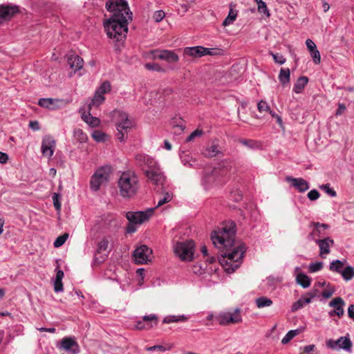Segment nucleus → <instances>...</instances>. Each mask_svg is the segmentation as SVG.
Here are the masks:
<instances>
[{"label": "nucleus", "mask_w": 354, "mask_h": 354, "mask_svg": "<svg viewBox=\"0 0 354 354\" xmlns=\"http://www.w3.org/2000/svg\"><path fill=\"white\" fill-rule=\"evenodd\" d=\"M236 225L234 222L225 223L211 235L213 243L222 248L218 261L227 273H232L239 268L243 262L245 252L243 244L234 246V235Z\"/></svg>", "instance_id": "1"}, {"label": "nucleus", "mask_w": 354, "mask_h": 354, "mask_svg": "<svg viewBox=\"0 0 354 354\" xmlns=\"http://www.w3.org/2000/svg\"><path fill=\"white\" fill-rule=\"evenodd\" d=\"M106 8L113 15L104 23V29L107 36L117 42L115 50L119 52L128 32V22L132 20V12L125 0H109Z\"/></svg>", "instance_id": "2"}, {"label": "nucleus", "mask_w": 354, "mask_h": 354, "mask_svg": "<svg viewBox=\"0 0 354 354\" xmlns=\"http://www.w3.org/2000/svg\"><path fill=\"white\" fill-rule=\"evenodd\" d=\"M117 184L120 195L124 198L133 197L140 188L138 177L131 171L122 173Z\"/></svg>", "instance_id": "3"}, {"label": "nucleus", "mask_w": 354, "mask_h": 354, "mask_svg": "<svg viewBox=\"0 0 354 354\" xmlns=\"http://www.w3.org/2000/svg\"><path fill=\"white\" fill-rule=\"evenodd\" d=\"M232 167L231 161H223L218 167L207 169L202 177V185L207 189L214 185L221 182V176H226L230 173Z\"/></svg>", "instance_id": "4"}, {"label": "nucleus", "mask_w": 354, "mask_h": 354, "mask_svg": "<svg viewBox=\"0 0 354 354\" xmlns=\"http://www.w3.org/2000/svg\"><path fill=\"white\" fill-rule=\"evenodd\" d=\"M113 118L117 129V137L120 142H124L127 138L128 132L133 127L132 122L129 119L128 114L121 111H114Z\"/></svg>", "instance_id": "5"}, {"label": "nucleus", "mask_w": 354, "mask_h": 354, "mask_svg": "<svg viewBox=\"0 0 354 354\" xmlns=\"http://www.w3.org/2000/svg\"><path fill=\"white\" fill-rule=\"evenodd\" d=\"M111 173V167L110 166L101 167L97 169L91 178V189L94 192L97 191L102 185L108 182Z\"/></svg>", "instance_id": "6"}, {"label": "nucleus", "mask_w": 354, "mask_h": 354, "mask_svg": "<svg viewBox=\"0 0 354 354\" xmlns=\"http://www.w3.org/2000/svg\"><path fill=\"white\" fill-rule=\"evenodd\" d=\"M174 250L182 261H192L194 258V243L192 240L177 242Z\"/></svg>", "instance_id": "7"}, {"label": "nucleus", "mask_w": 354, "mask_h": 354, "mask_svg": "<svg viewBox=\"0 0 354 354\" xmlns=\"http://www.w3.org/2000/svg\"><path fill=\"white\" fill-rule=\"evenodd\" d=\"M216 319L223 326L241 323L242 322L241 310L236 308L232 311L221 313L216 317Z\"/></svg>", "instance_id": "8"}, {"label": "nucleus", "mask_w": 354, "mask_h": 354, "mask_svg": "<svg viewBox=\"0 0 354 354\" xmlns=\"http://www.w3.org/2000/svg\"><path fill=\"white\" fill-rule=\"evenodd\" d=\"M154 208L147 209L142 212H127L126 218L129 223L140 225L148 221L153 213Z\"/></svg>", "instance_id": "9"}, {"label": "nucleus", "mask_w": 354, "mask_h": 354, "mask_svg": "<svg viewBox=\"0 0 354 354\" xmlns=\"http://www.w3.org/2000/svg\"><path fill=\"white\" fill-rule=\"evenodd\" d=\"M152 250L146 245H142L133 252V259L136 264H145L151 261Z\"/></svg>", "instance_id": "10"}, {"label": "nucleus", "mask_w": 354, "mask_h": 354, "mask_svg": "<svg viewBox=\"0 0 354 354\" xmlns=\"http://www.w3.org/2000/svg\"><path fill=\"white\" fill-rule=\"evenodd\" d=\"M109 240L108 237H103L98 243L95 254L93 258L95 264L104 262L109 254Z\"/></svg>", "instance_id": "11"}, {"label": "nucleus", "mask_w": 354, "mask_h": 354, "mask_svg": "<svg viewBox=\"0 0 354 354\" xmlns=\"http://www.w3.org/2000/svg\"><path fill=\"white\" fill-rule=\"evenodd\" d=\"M326 344L333 350L344 349L350 352L352 348V342L348 337H340L337 340L330 339L326 341Z\"/></svg>", "instance_id": "12"}, {"label": "nucleus", "mask_w": 354, "mask_h": 354, "mask_svg": "<svg viewBox=\"0 0 354 354\" xmlns=\"http://www.w3.org/2000/svg\"><path fill=\"white\" fill-rule=\"evenodd\" d=\"M309 227L312 228V232L308 235V239L315 241V240H319L317 238L322 237L326 234L325 232L330 228V226L326 223L311 222Z\"/></svg>", "instance_id": "13"}, {"label": "nucleus", "mask_w": 354, "mask_h": 354, "mask_svg": "<svg viewBox=\"0 0 354 354\" xmlns=\"http://www.w3.org/2000/svg\"><path fill=\"white\" fill-rule=\"evenodd\" d=\"M148 179L156 185H162L165 179V176L159 168L153 167L152 165L145 171Z\"/></svg>", "instance_id": "14"}, {"label": "nucleus", "mask_w": 354, "mask_h": 354, "mask_svg": "<svg viewBox=\"0 0 354 354\" xmlns=\"http://www.w3.org/2000/svg\"><path fill=\"white\" fill-rule=\"evenodd\" d=\"M19 12V7L17 6L0 5V24L10 21Z\"/></svg>", "instance_id": "15"}, {"label": "nucleus", "mask_w": 354, "mask_h": 354, "mask_svg": "<svg viewBox=\"0 0 354 354\" xmlns=\"http://www.w3.org/2000/svg\"><path fill=\"white\" fill-rule=\"evenodd\" d=\"M55 140L50 136H46L42 139L41 153L44 156L50 158L54 153Z\"/></svg>", "instance_id": "16"}, {"label": "nucleus", "mask_w": 354, "mask_h": 354, "mask_svg": "<svg viewBox=\"0 0 354 354\" xmlns=\"http://www.w3.org/2000/svg\"><path fill=\"white\" fill-rule=\"evenodd\" d=\"M345 305L344 301L341 297H335L329 303L330 307H333L334 310L328 313L330 317L337 315L339 317L344 315V306Z\"/></svg>", "instance_id": "17"}, {"label": "nucleus", "mask_w": 354, "mask_h": 354, "mask_svg": "<svg viewBox=\"0 0 354 354\" xmlns=\"http://www.w3.org/2000/svg\"><path fill=\"white\" fill-rule=\"evenodd\" d=\"M286 180L290 183L291 186L297 189L299 192H304L309 189V183L302 178L286 176Z\"/></svg>", "instance_id": "18"}, {"label": "nucleus", "mask_w": 354, "mask_h": 354, "mask_svg": "<svg viewBox=\"0 0 354 354\" xmlns=\"http://www.w3.org/2000/svg\"><path fill=\"white\" fill-rule=\"evenodd\" d=\"M315 242L318 245L319 248V255L322 258H324L325 255L330 253V248L334 243V241L330 237H326L320 240H315Z\"/></svg>", "instance_id": "19"}, {"label": "nucleus", "mask_w": 354, "mask_h": 354, "mask_svg": "<svg viewBox=\"0 0 354 354\" xmlns=\"http://www.w3.org/2000/svg\"><path fill=\"white\" fill-rule=\"evenodd\" d=\"M62 100L53 98H41L39 100L38 104L44 108L55 110L61 107Z\"/></svg>", "instance_id": "20"}, {"label": "nucleus", "mask_w": 354, "mask_h": 354, "mask_svg": "<svg viewBox=\"0 0 354 354\" xmlns=\"http://www.w3.org/2000/svg\"><path fill=\"white\" fill-rule=\"evenodd\" d=\"M67 62L74 72L80 70L83 67V59L76 54H71L68 55Z\"/></svg>", "instance_id": "21"}, {"label": "nucleus", "mask_w": 354, "mask_h": 354, "mask_svg": "<svg viewBox=\"0 0 354 354\" xmlns=\"http://www.w3.org/2000/svg\"><path fill=\"white\" fill-rule=\"evenodd\" d=\"M158 59L165 60L169 63H176L179 60V56L173 50H162Z\"/></svg>", "instance_id": "22"}, {"label": "nucleus", "mask_w": 354, "mask_h": 354, "mask_svg": "<svg viewBox=\"0 0 354 354\" xmlns=\"http://www.w3.org/2000/svg\"><path fill=\"white\" fill-rule=\"evenodd\" d=\"M205 47L197 46L186 47L184 48V53L192 57H201L204 56Z\"/></svg>", "instance_id": "23"}, {"label": "nucleus", "mask_w": 354, "mask_h": 354, "mask_svg": "<svg viewBox=\"0 0 354 354\" xmlns=\"http://www.w3.org/2000/svg\"><path fill=\"white\" fill-rule=\"evenodd\" d=\"M219 146L216 144H212L209 147L205 148L202 153L205 157L213 158L221 153Z\"/></svg>", "instance_id": "24"}, {"label": "nucleus", "mask_w": 354, "mask_h": 354, "mask_svg": "<svg viewBox=\"0 0 354 354\" xmlns=\"http://www.w3.org/2000/svg\"><path fill=\"white\" fill-rule=\"evenodd\" d=\"M82 118L86 123H87L91 127H96L100 123V119L98 118L92 116L90 112H88V113H83L82 114Z\"/></svg>", "instance_id": "25"}, {"label": "nucleus", "mask_w": 354, "mask_h": 354, "mask_svg": "<svg viewBox=\"0 0 354 354\" xmlns=\"http://www.w3.org/2000/svg\"><path fill=\"white\" fill-rule=\"evenodd\" d=\"M308 82V79L307 77L301 76L299 77L294 85L293 91L296 93H301Z\"/></svg>", "instance_id": "26"}, {"label": "nucleus", "mask_w": 354, "mask_h": 354, "mask_svg": "<svg viewBox=\"0 0 354 354\" xmlns=\"http://www.w3.org/2000/svg\"><path fill=\"white\" fill-rule=\"evenodd\" d=\"M64 277V272L58 270L56 274V278L54 281V290L56 292H62L63 290L62 279Z\"/></svg>", "instance_id": "27"}, {"label": "nucleus", "mask_w": 354, "mask_h": 354, "mask_svg": "<svg viewBox=\"0 0 354 354\" xmlns=\"http://www.w3.org/2000/svg\"><path fill=\"white\" fill-rule=\"evenodd\" d=\"M290 75V73L289 68H281L279 75V80L283 86L289 84Z\"/></svg>", "instance_id": "28"}, {"label": "nucleus", "mask_w": 354, "mask_h": 354, "mask_svg": "<svg viewBox=\"0 0 354 354\" xmlns=\"http://www.w3.org/2000/svg\"><path fill=\"white\" fill-rule=\"evenodd\" d=\"M104 96L100 93H97V92L95 91L93 97L92 98L91 102L88 104L89 111L92 109V107L99 106L104 102Z\"/></svg>", "instance_id": "29"}, {"label": "nucleus", "mask_w": 354, "mask_h": 354, "mask_svg": "<svg viewBox=\"0 0 354 354\" xmlns=\"http://www.w3.org/2000/svg\"><path fill=\"white\" fill-rule=\"evenodd\" d=\"M237 13H238L237 10H234L231 5L228 15H227V17L223 21L222 25L223 26H227L230 24H232L237 17Z\"/></svg>", "instance_id": "30"}, {"label": "nucleus", "mask_w": 354, "mask_h": 354, "mask_svg": "<svg viewBox=\"0 0 354 354\" xmlns=\"http://www.w3.org/2000/svg\"><path fill=\"white\" fill-rule=\"evenodd\" d=\"M296 281L304 288H308L310 285V279L304 273L298 274Z\"/></svg>", "instance_id": "31"}, {"label": "nucleus", "mask_w": 354, "mask_h": 354, "mask_svg": "<svg viewBox=\"0 0 354 354\" xmlns=\"http://www.w3.org/2000/svg\"><path fill=\"white\" fill-rule=\"evenodd\" d=\"M188 318L184 315H168L163 319V323L170 324L173 322H185Z\"/></svg>", "instance_id": "32"}, {"label": "nucleus", "mask_w": 354, "mask_h": 354, "mask_svg": "<svg viewBox=\"0 0 354 354\" xmlns=\"http://www.w3.org/2000/svg\"><path fill=\"white\" fill-rule=\"evenodd\" d=\"M344 262L340 260H335L330 263L329 269L332 272H335L341 274L342 270H344Z\"/></svg>", "instance_id": "33"}, {"label": "nucleus", "mask_w": 354, "mask_h": 354, "mask_svg": "<svg viewBox=\"0 0 354 354\" xmlns=\"http://www.w3.org/2000/svg\"><path fill=\"white\" fill-rule=\"evenodd\" d=\"M342 277L345 281H349L354 277V268L348 266L342 270L341 273Z\"/></svg>", "instance_id": "34"}, {"label": "nucleus", "mask_w": 354, "mask_h": 354, "mask_svg": "<svg viewBox=\"0 0 354 354\" xmlns=\"http://www.w3.org/2000/svg\"><path fill=\"white\" fill-rule=\"evenodd\" d=\"M255 302L259 308L268 307L272 304V301L266 297H260L256 299Z\"/></svg>", "instance_id": "35"}, {"label": "nucleus", "mask_w": 354, "mask_h": 354, "mask_svg": "<svg viewBox=\"0 0 354 354\" xmlns=\"http://www.w3.org/2000/svg\"><path fill=\"white\" fill-rule=\"evenodd\" d=\"M299 329L295 330H289L286 335L283 337L281 339V343L283 344H286L288 343L293 337H295L296 335H297L299 333Z\"/></svg>", "instance_id": "36"}, {"label": "nucleus", "mask_w": 354, "mask_h": 354, "mask_svg": "<svg viewBox=\"0 0 354 354\" xmlns=\"http://www.w3.org/2000/svg\"><path fill=\"white\" fill-rule=\"evenodd\" d=\"M172 198H173V194L171 193H169V192L165 193L164 195L159 198L155 208H157L167 203H169V201H171Z\"/></svg>", "instance_id": "37"}, {"label": "nucleus", "mask_w": 354, "mask_h": 354, "mask_svg": "<svg viewBox=\"0 0 354 354\" xmlns=\"http://www.w3.org/2000/svg\"><path fill=\"white\" fill-rule=\"evenodd\" d=\"M92 138L96 142H104L106 140L107 135L99 130H94L91 134Z\"/></svg>", "instance_id": "38"}, {"label": "nucleus", "mask_w": 354, "mask_h": 354, "mask_svg": "<svg viewBox=\"0 0 354 354\" xmlns=\"http://www.w3.org/2000/svg\"><path fill=\"white\" fill-rule=\"evenodd\" d=\"M111 89V86L109 82L105 81L104 82L100 87L96 90L97 93H100L104 95L105 93H109Z\"/></svg>", "instance_id": "39"}, {"label": "nucleus", "mask_w": 354, "mask_h": 354, "mask_svg": "<svg viewBox=\"0 0 354 354\" xmlns=\"http://www.w3.org/2000/svg\"><path fill=\"white\" fill-rule=\"evenodd\" d=\"M74 137L80 142H84L87 140V135L80 129L74 130Z\"/></svg>", "instance_id": "40"}, {"label": "nucleus", "mask_w": 354, "mask_h": 354, "mask_svg": "<svg viewBox=\"0 0 354 354\" xmlns=\"http://www.w3.org/2000/svg\"><path fill=\"white\" fill-rule=\"evenodd\" d=\"M68 238V234L64 233L58 237L55 240L53 243V245L55 248H59L64 245V243L66 242L67 239Z\"/></svg>", "instance_id": "41"}, {"label": "nucleus", "mask_w": 354, "mask_h": 354, "mask_svg": "<svg viewBox=\"0 0 354 354\" xmlns=\"http://www.w3.org/2000/svg\"><path fill=\"white\" fill-rule=\"evenodd\" d=\"M146 69L149 71H157V72H165V69L157 63H147L145 65Z\"/></svg>", "instance_id": "42"}, {"label": "nucleus", "mask_w": 354, "mask_h": 354, "mask_svg": "<svg viewBox=\"0 0 354 354\" xmlns=\"http://www.w3.org/2000/svg\"><path fill=\"white\" fill-rule=\"evenodd\" d=\"M305 304H306L305 301V298L304 297H301L299 300L292 304L291 307L292 312H296L300 308H303Z\"/></svg>", "instance_id": "43"}, {"label": "nucleus", "mask_w": 354, "mask_h": 354, "mask_svg": "<svg viewBox=\"0 0 354 354\" xmlns=\"http://www.w3.org/2000/svg\"><path fill=\"white\" fill-rule=\"evenodd\" d=\"M158 317L156 315L151 314L149 315H145L142 317V321L148 326V324H157Z\"/></svg>", "instance_id": "44"}, {"label": "nucleus", "mask_w": 354, "mask_h": 354, "mask_svg": "<svg viewBox=\"0 0 354 354\" xmlns=\"http://www.w3.org/2000/svg\"><path fill=\"white\" fill-rule=\"evenodd\" d=\"M181 160L184 165L192 166L195 160L189 156V154L183 153L180 156Z\"/></svg>", "instance_id": "45"}, {"label": "nucleus", "mask_w": 354, "mask_h": 354, "mask_svg": "<svg viewBox=\"0 0 354 354\" xmlns=\"http://www.w3.org/2000/svg\"><path fill=\"white\" fill-rule=\"evenodd\" d=\"M257 109L260 113H263V112L268 113V111H270V106L268 105V102L264 100H261L257 104Z\"/></svg>", "instance_id": "46"}, {"label": "nucleus", "mask_w": 354, "mask_h": 354, "mask_svg": "<svg viewBox=\"0 0 354 354\" xmlns=\"http://www.w3.org/2000/svg\"><path fill=\"white\" fill-rule=\"evenodd\" d=\"M320 189H323L326 194H328L331 197H335L337 196L336 192L330 187L329 183L320 186Z\"/></svg>", "instance_id": "47"}, {"label": "nucleus", "mask_w": 354, "mask_h": 354, "mask_svg": "<svg viewBox=\"0 0 354 354\" xmlns=\"http://www.w3.org/2000/svg\"><path fill=\"white\" fill-rule=\"evenodd\" d=\"M270 54L272 55L274 62L280 65L283 64L286 61V58L283 55H279V53H274L272 52H270Z\"/></svg>", "instance_id": "48"}, {"label": "nucleus", "mask_w": 354, "mask_h": 354, "mask_svg": "<svg viewBox=\"0 0 354 354\" xmlns=\"http://www.w3.org/2000/svg\"><path fill=\"white\" fill-rule=\"evenodd\" d=\"M165 16V13L163 10H156L153 15V19L156 22L161 21Z\"/></svg>", "instance_id": "49"}, {"label": "nucleus", "mask_w": 354, "mask_h": 354, "mask_svg": "<svg viewBox=\"0 0 354 354\" xmlns=\"http://www.w3.org/2000/svg\"><path fill=\"white\" fill-rule=\"evenodd\" d=\"M323 268V263L322 262H316L310 263L309 266V270L311 272H315L317 271H319Z\"/></svg>", "instance_id": "50"}, {"label": "nucleus", "mask_w": 354, "mask_h": 354, "mask_svg": "<svg viewBox=\"0 0 354 354\" xmlns=\"http://www.w3.org/2000/svg\"><path fill=\"white\" fill-rule=\"evenodd\" d=\"M258 11L260 13L264 14L267 17H269L270 15L266 3L264 1L258 5Z\"/></svg>", "instance_id": "51"}, {"label": "nucleus", "mask_w": 354, "mask_h": 354, "mask_svg": "<svg viewBox=\"0 0 354 354\" xmlns=\"http://www.w3.org/2000/svg\"><path fill=\"white\" fill-rule=\"evenodd\" d=\"M52 198L55 208L57 210H59L61 208V203L59 202L60 195L57 193H54Z\"/></svg>", "instance_id": "52"}, {"label": "nucleus", "mask_w": 354, "mask_h": 354, "mask_svg": "<svg viewBox=\"0 0 354 354\" xmlns=\"http://www.w3.org/2000/svg\"><path fill=\"white\" fill-rule=\"evenodd\" d=\"M310 56H311L313 62L316 64H319L321 62L320 53H319V51L317 49H316L315 50L310 53Z\"/></svg>", "instance_id": "53"}, {"label": "nucleus", "mask_w": 354, "mask_h": 354, "mask_svg": "<svg viewBox=\"0 0 354 354\" xmlns=\"http://www.w3.org/2000/svg\"><path fill=\"white\" fill-rule=\"evenodd\" d=\"M334 292L335 288L333 287L328 286L327 288L322 292V295L325 299H328L333 295Z\"/></svg>", "instance_id": "54"}, {"label": "nucleus", "mask_w": 354, "mask_h": 354, "mask_svg": "<svg viewBox=\"0 0 354 354\" xmlns=\"http://www.w3.org/2000/svg\"><path fill=\"white\" fill-rule=\"evenodd\" d=\"M317 290H315L308 292L306 296H304L305 298V301L306 304H309L311 302L312 299L317 296Z\"/></svg>", "instance_id": "55"}, {"label": "nucleus", "mask_w": 354, "mask_h": 354, "mask_svg": "<svg viewBox=\"0 0 354 354\" xmlns=\"http://www.w3.org/2000/svg\"><path fill=\"white\" fill-rule=\"evenodd\" d=\"M240 142L242 145L247 146L250 148H254L257 146V142H255L254 140H252L242 139L240 140Z\"/></svg>", "instance_id": "56"}, {"label": "nucleus", "mask_w": 354, "mask_h": 354, "mask_svg": "<svg viewBox=\"0 0 354 354\" xmlns=\"http://www.w3.org/2000/svg\"><path fill=\"white\" fill-rule=\"evenodd\" d=\"M319 193L316 189H312L310 190L307 196L310 201H315L319 198Z\"/></svg>", "instance_id": "57"}, {"label": "nucleus", "mask_w": 354, "mask_h": 354, "mask_svg": "<svg viewBox=\"0 0 354 354\" xmlns=\"http://www.w3.org/2000/svg\"><path fill=\"white\" fill-rule=\"evenodd\" d=\"M203 134V131L196 129L187 138V141L190 142L193 140L196 137H200Z\"/></svg>", "instance_id": "58"}, {"label": "nucleus", "mask_w": 354, "mask_h": 354, "mask_svg": "<svg viewBox=\"0 0 354 354\" xmlns=\"http://www.w3.org/2000/svg\"><path fill=\"white\" fill-rule=\"evenodd\" d=\"M136 160L142 164V162L143 163H148L149 162H150V163H152V160L149 159V158L145 155H137L136 157Z\"/></svg>", "instance_id": "59"}, {"label": "nucleus", "mask_w": 354, "mask_h": 354, "mask_svg": "<svg viewBox=\"0 0 354 354\" xmlns=\"http://www.w3.org/2000/svg\"><path fill=\"white\" fill-rule=\"evenodd\" d=\"M152 327V324H149L148 326H147V324L142 320L137 322L136 325V328L138 330L149 329Z\"/></svg>", "instance_id": "60"}, {"label": "nucleus", "mask_w": 354, "mask_h": 354, "mask_svg": "<svg viewBox=\"0 0 354 354\" xmlns=\"http://www.w3.org/2000/svg\"><path fill=\"white\" fill-rule=\"evenodd\" d=\"M306 45L307 46V48L308 49L309 52L311 53L314 50H315L317 48V46L314 41L310 39H308L306 41Z\"/></svg>", "instance_id": "61"}, {"label": "nucleus", "mask_w": 354, "mask_h": 354, "mask_svg": "<svg viewBox=\"0 0 354 354\" xmlns=\"http://www.w3.org/2000/svg\"><path fill=\"white\" fill-rule=\"evenodd\" d=\"M146 350L148 351H165L166 348L164 346H162L156 345V346H151V347H147Z\"/></svg>", "instance_id": "62"}, {"label": "nucleus", "mask_w": 354, "mask_h": 354, "mask_svg": "<svg viewBox=\"0 0 354 354\" xmlns=\"http://www.w3.org/2000/svg\"><path fill=\"white\" fill-rule=\"evenodd\" d=\"M136 225V224H135V223L129 222V224L126 227V232L129 233V234L135 232L137 230Z\"/></svg>", "instance_id": "63"}, {"label": "nucleus", "mask_w": 354, "mask_h": 354, "mask_svg": "<svg viewBox=\"0 0 354 354\" xmlns=\"http://www.w3.org/2000/svg\"><path fill=\"white\" fill-rule=\"evenodd\" d=\"M348 315L350 318L354 319V304H351L348 306Z\"/></svg>", "instance_id": "64"}]
</instances>
